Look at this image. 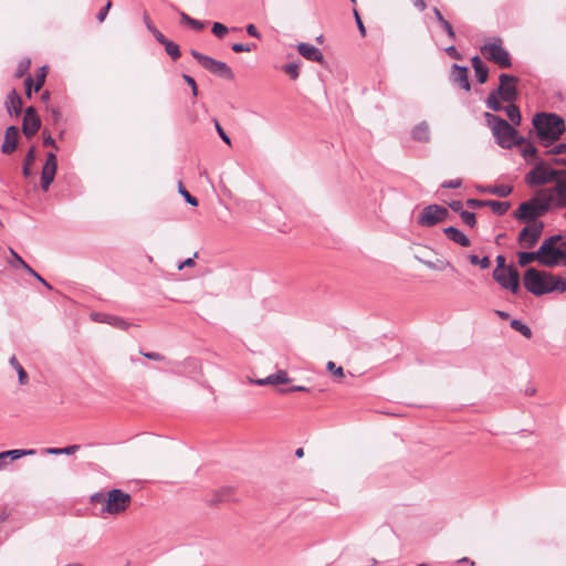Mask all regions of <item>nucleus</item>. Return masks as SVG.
<instances>
[{
	"label": "nucleus",
	"mask_w": 566,
	"mask_h": 566,
	"mask_svg": "<svg viewBox=\"0 0 566 566\" xmlns=\"http://www.w3.org/2000/svg\"><path fill=\"white\" fill-rule=\"evenodd\" d=\"M525 289L533 295L541 296L552 292H566V279L552 273L530 268L523 277Z\"/></svg>",
	"instance_id": "f257e3e1"
},
{
	"label": "nucleus",
	"mask_w": 566,
	"mask_h": 566,
	"mask_svg": "<svg viewBox=\"0 0 566 566\" xmlns=\"http://www.w3.org/2000/svg\"><path fill=\"white\" fill-rule=\"evenodd\" d=\"M533 126L544 147L558 140L566 129L565 122L560 116L547 113L536 114L533 117Z\"/></svg>",
	"instance_id": "f03ea898"
},
{
	"label": "nucleus",
	"mask_w": 566,
	"mask_h": 566,
	"mask_svg": "<svg viewBox=\"0 0 566 566\" xmlns=\"http://www.w3.org/2000/svg\"><path fill=\"white\" fill-rule=\"evenodd\" d=\"M484 118L496 143L502 148L509 149L524 142L523 137H518L517 130L502 117L486 112Z\"/></svg>",
	"instance_id": "7ed1b4c3"
},
{
	"label": "nucleus",
	"mask_w": 566,
	"mask_h": 566,
	"mask_svg": "<svg viewBox=\"0 0 566 566\" xmlns=\"http://www.w3.org/2000/svg\"><path fill=\"white\" fill-rule=\"evenodd\" d=\"M552 203V195L535 196L522 202L514 211L513 217L527 223L539 222L537 219L549 211Z\"/></svg>",
	"instance_id": "20e7f679"
},
{
	"label": "nucleus",
	"mask_w": 566,
	"mask_h": 566,
	"mask_svg": "<svg viewBox=\"0 0 566 566\" xmlns=\"http://www.w3.org/2000/svg\"><path fill=\"white\" fill-rule=\"evenodd\" d=\"M560 234L546 238L539 245L541 264L546 268H554L566 262V241H562Z\"/></svg>",
	"instance_id": "39448f33"
},
{
	"label": "nucleus",
	"mask_w": 566,
	"mask_h": 566,
	"mask_svg": "<svg viewBox=\"0 0 566 566\" xmlns=\"http://www.w3.org/2000/svg\"><path fill=\"white\" fill-rule=\"evenodd\" d=\"M132 502L130 494L120 489H113L106 493L105 505L101 509V514L118 515L124 513Z\"/></svg>",
	"instance_id": "423d86ee"
},
{
	"label": "nucleus",
	"mask_w": 566,
	"mask_h": 566,
	"mask_svg": "<svg viewBox=\"0 0 566 566\" xmlns=\"http://www.w3.org/2000/svg\"><path fill=\"white\" fill-rule=\"evenodd\" d=\"M482 54L491 62L497 64L501 69L512 66V60L509 52L502 46V40L496 38L494 42L486 43L481 48Z\"/></svg>",
	"instance_id": "0eeeda50"
},
{
	"label": "nucleus",
	"mask_w": 566,
	"mask_h": 566,
	"mask_svg": "<svg viewBox=\"0 0 566 566\" xmlns=\"http://www.w3.org/2000/svg\"><path fill=\"white\" fill-rule=\"evenodd\" d=\"M191 55L198 61V63L210 73L224 77L227 80H233L234 74L227 63L214 60L208 55H205L196 50H191Z\"/></svg>",
	"instance_id": "6e6552de"
},
{
	"label": "nucleus",
	"mask_w": 566,
	"mask_h": 566,
	"mask_svg": "<svg viewBox=\"0 0 566 566\" xmlns=\"http://www.w3.org/2000/svg\"><path fill=\"white\" fill-rule=\"evenodd\" d=\"M560 170L553 169L545 163H538L530 172L526 174L525 180L528 186H543L551 181H555Z\"/></svg>",
	"instance_id": "1a4fd4ad"
},
{
	"label": "nucleus",
	"mask_w": 566,
	"mask_h": 566,
	"mask_svg": "<svg viewBox=\"0 0 566 566\" xmlns=\"http://www.w3.org/2000/svg\"><path fill=\"white\" fill-rule=\"evenodd\" d=\"M500 85L492 92L495 93L503 102L514 103L517 99L516 83L518 78L514 75L502 73L499 76Z\"/></svg>",
	"instance_id": "9d476101"
},
{
	"label": "nucleus",
	"mask_w": 566,
	"mask_h": 566,
	"mask_svg": "<svg viewBox=\"0 0 566 566\" xmlns=\"http://www.w3.org/2000/svg\"><path fill=\"white\" fill-rule=\"evenodd\" d=\"M449 216L447 208L439 205H429L424 207L418 216V224L422 227H433L444 221Z\"/></svg>",
	"instance_id": "9b49d317"
},
{
	"label": "nucleus",
	"mask_w": 566,
	"mask_h": 566,
	"mask_svg": "<svg viewBox=\"0 0 566 566\" xmlns=\"http://www.w3.org/2000/svg\"><path fill=\"white\" fill-rule=\"evenodd\" d=\"M543 230V222L528 223L520 231L517 235V243L524 249H532L542 237Z\"/></svg>",
	"instance_id": "f8f14e48"
},
{
	"label": "nucleus",
	"mask_w": 566,
	"mask_h": 566,
	"mask_svg": "<svg viewBox=\"0 0 566 566\" xmlns=\"http://www.w3.org/2000/svg\"><path fill=\"white\" fill-rule=\"evenodd\" d=\"M493 279L512 293H517L520 289V274L513 265L507 266V270L503 272L493 271Z\"/></svg>",
	"instance_id": "ddd939ff"
},
{
	"label": "nucleus",
	"mask_w": 566,
	"mask_h": 566,
	"mask_svg": "<svg viewBox=\"0 0 566 566\" xmlns=\"http://www.w3.org/2000/svg\"><path fill=\"white\" fill-rule=\"evenodd\" d=\"M41 127V119L38 116L35 108L29 106L24 112L22 122V132L27 138L34 136Z\"/></svg>",
	"instance_id": "4468645a"
},
{
	"label": "nucleus",
	"mask_w": 566,
	"mask_h": 566,
	"mask_svg": "<svg viewBox=\"0 0 566 566\" xmlns=\"http://www.w3.org/2000/svg\"><path fill=\"white\" fill-rule=\"evenodd\" d=\"M555 186L548 195L555 196V206L559 208L566 207V170H560L555 179Z\"/></svg>",
	"instance_id": "2eb2a0df"
},
{
	"label": "nucleus",
	"mask_w": 566,
	"mask_h": 566,
	"mask_svg": "<svg viewBox=\"0 0 566 566\" xmlns=\"http://www.w3.org/2000/svg\"><path fill=\"white\" fill-rule=\"evenodd\" d=\"M468 67L453 64L451 69L452 82L458 84L461 88L470 91V82L468 77Z\"/></svg>",
	"instance_id": "dca6fc26"
},
{
	"label": "nucleus",
	"mask_w": 566,
	"mask_h": 566,
	"mask_svg": "<svg viewBox=\"0 0 566 566\" xmlns=\"http://www.w3.org/2000/svg\"><path fill=\"white\" fill-rule=\"evenodd\" d=\"M298 53L308 61L312 62H323L324 55L321 50L313 44L310 43H298L297 44Z\"/></svg>",
	"instance_id": "f3484780"
},
{
	"label": "nucleus",
	"mask_w": 566,
	"mask_h": 566,
	"mask_svg": "<svg viewBox=\"0 0 566 566\" xmlns=\"http://www.w3.org/2000/svg\"><path fill=\"white\" fill-rule=\"evenodd\" d=\"M19 130L15 126H9L6 129L4 142L1 146L3 154H11L15 150L18 145Z\"/></svg>",
	"instance_id": "a211bd4d"
},
{
	"label": "nucleus",
	"mask_w": 566,
	"mask_h": 566,
	"mask_svg": "<svg viewBox=\"0 0 566 566\" xmlns=\"http://www.w3.org/2000/svg\"><path fill=\"white\" fill-rule=\"evenodd\" d=\"M22 98L17 93L15 90H12L6 99V107L8 113L12 116H19L22 113Z\"/></svg>",
	"instance_id": "6ab92c4d"
},
{
	"label": "nucleus",
	"mask_w": 566,
	"mask_h": 566,
	"mask_svg": "<svg viewBox=\"0 0 566 566\" xmlns=\"http://www.w3.org/2000/svg\"><path fill=\"white\" fill-rule=\"evenodd\" d=\"M443 233L448 237L449 240L452 242L461 245V247H469L470 245V239L458 228L455 227H447L443 229Z\"/></svg>",
	"instance_id": "aec40b11"
},
{
	"label": "nucleus",
	"mask_w": 566,
	"mask_h": 566,
	"mask_svg": "<svg viewBox=\"0 0 566 566\" xmlns=\"http://www.w3.org/2000/svg\"><path fill=\"white\" fill-rule=\"evenodd\" d=\"M480 192L492 193L502 198L510 196L513 188L509 185H496V186H478Z\"/></svg>",
	"instance_id": "412c9836"
},
{
	"label": "nucleus",
	"mask_w": 566,
	"mask_h": 566,
	"mask_svg": "<svg viewBox=\"0 0 566 566\" xmlns=\"http://www.w3.org/2000/svg\"><path fill=\"white\" fill-rule=\"evenodd\" d=\"M411 136L416 142L428 143L430 140V128L428 123L421 122L416 125L411 132Z\"/></svg>",
	"instance_id": "4be33fe9"
},
{
	"label": "nucleus",
	"mask_w": 566,
	"mask_h": 566,
	"mask_svg": "<svg viewBox=\"0 0 566 566\" xmlns=\"http://www.w3.org/2000/svg\"><path fill=\"white\" fill-rule=\"evenodd\" d=\"M56 168V166H43L41 174V186L43 190H48L50 185L54 180Z\"/></svg>",
	"instance_id": "5701e85b"
},
{
	"label": "nucleus",
	"mask_w": 566,
	"mask_h": 566,
	"mask_svg": "<svg viewBox=\"0 0 566 566\" xmlns=\"http://www.w3.org/2000/svg\"><path fill=\"white\" fill-rule=\"evenodd\" d=\"M518 264L521 266H526L533 261H537L541 264V253L539 248L536 251H522L518 252Z\"/></svg>",
	"instance_id": "b1692460"
},
{
	"label": "nucleus",
	"mask_w": 566,
	"mask_h": 566,
	"mask_svg": "<svg viewBox=\"0 0 566 566\" xmlns=\"http://www.w3.org/2000/svg\"><path fill=\"white\" fill-rule=\"evenodd\" d=\"M10 366L17 371L18 380L20 385H27L29 382V376L22 365L18 361L17 357L13 355L9 358Z\"/></svg>",
	"instance_id": "393cba45"
},
{
	"label": "nucleus",
	"mask_w": 566,
	"mask_h": 566,
	"mask_svg": "<svg viewBox=\"0 0 566 566\" xmlns=\"http://www.w3.org/2000/svg\"><path fill=\"white\" fill-rule=\"evenodd\" d=\"M34 453H35L34 449H28V450L14 449V450L2 451V454L4 455V459L7 461L18 460L24 455H32Z\"/></svg>",
	"instance_id": "a878e982"
},
{
	"label": "nucleus",
	"mask_w": 566,
	"mask_h": 566,
	"mask_svg": "<svg viewBox=\"0 0 566 566\" xmlns=\"http://www.w3.org/2000/svg\"><path fill=\"white\" fill-rule=\"evenodd\" d=\"M509 201H496V200H488V206L492 209V211L497 216H503L510 209Z\"/></svg>",
	"instance_id": "bb28decb"
},
{
	"label": "nucleus",
	"mask_w": 566,
	"mask_h": 566,
	"mask_svg": "<svg viewBox=\"0 0 566 566\" xmlns=\"http://www.w3.org/2000/svg\"><path fill=\"white\" fill-rule=\"evenodd\" d=\"M80 449H81L80 444H72V446H69L65 448H48V449H45V453L54 454V455H59V454L71 455V454H74Z\"/></svg>",
	"instance_id": "cd10ccee"
},
{
	"label": "nucleus",
	"mask_w": 566,
	"mask_h": 566,
	"mask_svg": "<svg viewBox=\"0 0 566 566\" xmlns=\"http://www.w3.org/2000/svg\"><path fill=\"white\" fill-rule=\"evenodd\" d=\"M505 112L513 125L521 124V112L520 108L514 103H509V105L505 107Z\"/></svg>",
	"instance_id": "c85d7f7f"
},
{
	"label": "nucleus",
	"mask_w": 566,
	"mask_h": 566,
	"mask_svg": "<svg viewBox=\"0 0 566 566\" xmlns=\"http://www.w3.org/2000/svg\"><path fill=\"white\" fill-rule=\"evenodd\" d=\"M501 97H499L495 93L490 92L489 96L485 99L486 107L493 112H500L504 109Z\"/></svg>",
	"instance_id": "c756f323"
},
{
	"label": "nucleus",
	"mask_w": 566,
	"mask_h": 566,
	"mask_svg": "<svg viewBox=\"0 0 566 566\" xmlns=\"http://www.w3.org/2000/svg\"><path fill=\"white\" fill-rule=\"evenodd\" d=\"M510 325L514 331L521 333L526 338H531L533 335L532 329L520 319H512Z\"/></svg>",
	"instance_id": "7c9ffc66"
},
{
	"label": "nucleus",
	"mask_w": 566,
	"mask_h": 566,
	"mask_svg": "<svg viewBox=\"0 0 566 566\" xmlns=\"http://www.w3.org/2000/svg\"><path fill=\"white\" fill-rule=\"evenodd\" d=\"M10 251V254L12 255V258L14 259V263H11V265L17 269V268H22L27 273H31L32 272V268L13 250V249H9Z\"/></svg>",
	"instance_id": "2f4dec72"
},
{
	"label": "nucleus",
	"mask_w": 566,
	"mask_h": 566,
	"mask_svg": "<svg viewBox=\"0 0 566 566\" xmlns=\"http://www.w3.org/2000/svg\"><path fill=\"white\" fill-rule=\"evenodd\" d=\"M164 46H165V51L166 53L174 60H178L181 55L180 53V50H179V46L170 41V40H167L165 43H164Z\"/></svg>",
	"instance_id": "473e14b6"
},
{
	"label": "nucleus",
	"mask_w": 566,
	"mask_h": 566,
	"mask_svg": "<svg viewBox=\"0 0 566 566\" xmlns=\"http://www.w3.org/2000/svg\"><path fill=\"white\" fill-rule=\"evenodd\" d=\"M268 378L271 380L270 385L287 384L290 378L285 370H279L275 374L269 375Z\"/></svg>",
	"instance_id": "72a5a7b5"
},
{
	"label": "nucleus",
	"mask_w": 566,
	"mask_h": 566,
	"mask_svg": "<svg viewBox=\"0 0 566 566\" xmlns=\"http://www.w3.org/2000/svg\"><path fill=\"white\" fill-rule=\"evenodd\" d=\"M180 19H181V22L190 25L196 31H200V30H202L205 28L203 22L189 17L185 12H180Z\"/></svg>",
	"instance_id": "f704fd0d"
},
{
	"label": "nucleus",
	"mask_w": 566,
	"mask_h": 566,
	"mask_svg": "<svg viewBox=\"0 0 566 566\" xmlns=\"http://www.w3.org/2000/svg\"><path fill=\"white\" fill-rule=\"evenodd\" d=\"M469 261L472 265H479L481 269H488L491 265L489 256L479 258L475 254L469 255Z\"/></svg>",
	"instance_id": "c9c22d12"
},
{
	"label": "nucleus",
	"mask_w": 566,
	"mask_h": 566,
	"mask_svg": "<svg viewBox=\"0 0 566 566\" xmlns=\"http://www.w3.org/2000/svg\"><path fill=\"white\" fill-rule=\"evenodd\" d=\"M105 323L120 329H126L128 327V323H126L123 318L113 315L105 316Z\"/></svg>",
	"instance_id": "e433bc0d"
},
{
	"label": "nucleus",
	"mask_w": 566,
	"mask_h": 566,
	"mask_svg": "<svg viewBox=\"0 0 566 566\" xmlns=\"http://www.w3.org/2000/svg\"><path fill=\"white\" fill-rule=\"evenodd\" d=\"M460 217L462 221L470 228H474L476 226V217L475 213L463 210L460 211Z\"/></svg>",
	"instance_id": "4c0bfd02"
},
{
	"label": "nucleus",
	"mask_w": 566,
	"mask_h": 566,
	"mask_svg": "<svg viewBox=\"0 0 566 566\" xmlns=\"http://www.w3.org/2000/svg\"><path fill=\"white\" fill-rule=\"evenodd\" d=\"M298 63L296 62H292V63H287L283 66V71L290 75V77L292 80H296L298 77Z\"/></svg>",
	"instance_id": "58836bf2"
},
{
	"label": "nucleus",
	"mask_w": 566,
	"mask_h": 566,
	"mask_svg": "<svg viewBox=\"0 0 566 566\" xmlns=\"http://www.w3.org/2000/svg\"><path fill=\"white\" fill-rule=\"evenodd\" d=\"M31 65V61L30 59H23L19 62L17 69H15V76L18 78L22 77L25 75V73L28 72L29 67Z\"/></svg>",
	"instance_id": "ea45409f"
},
{
	"label": "nucleus",
	"mask_w": 566,
	"mask_h": 566,
	"mask_svg": "<svg viewBox=\"0 0 566 566\" xmlns=\"http://www.w3.org/2000/svg\"><path fill=\"white\" fill-rule=\"evenodd\" d=\"M474 73H475L476 81L480 84H484L486 82L488 76H489V69L485 64L480 67L474 69Z\"/></svg>",
	"instance_id": "a19ab883"
},
{
	"label": "nucleus",
	"mask_w": 566,
	"mask_h": 566,
	"mask_svg": "<svg viewBox=\"0 0 566 566\" xmlns=\"http://www.w3.org/2000/svg\"><path fill=\"white\" fill-rule=\"evenodd\" d=\"M536 147L531 144V143H527L523 148H522V155L523 157L526 159V160H531V158L535 157L536 155Z\"/></svg>",
	"instance_id": "79ce46f5"
},
{
	"label": "nucleus",
	"mask_w": 566,
	"mask_h": 566,
	"mask_svg": "<svg viewBox=\"0 0 566 566\" xmlns=\"http://www.w3.org/2000/svg\"><path fill=\"white\" fill-rule=\"evenodd\" d=\"M211 31L216 36L223 38L228 32V28L220 22H214Z\"/></svg>",
	"instance_id": "37998d69"
},
{
	"label": "nucleus",
	"mask_w": 566,
	"mask_h": 566,
	"mask_svg": "<svg viewBox=\"0 0 566 566\" xmlns=\"http://www.w3.org/2000/svg\"><path fill=\"white\" fill-rule=\"evenodd\" d=\"M45 75H46L45 66H42L40 69V73L36 75V81H35V84H34V91L35 92L40 91L42 88V86L44 85Z\"/></svg>",
	"instance_id": "c03bdc74"
},
{
	"label": "nucleus",
	"mask_w": 566,
	"mask_h": 566,
	"mask_svg": "<svg viewBox=\"0 0 566 566\" xmlns=\"http://www.w3.org/2000/svg\"><path fill=\"white\" fill-rule=\"evenodd\" d=\"M465 205L471 209H480L488 206V200H480V199H468L465 201Z\"/></svg>",
	"instance_id": "a18cd8bd"
},
{
	"label": "nucleus",
	"mask_w": 566,
	"mask_h": 566,
	"mask_svg": "<svg viewBox=\"0 0 566 566\" xmlns=\"http://www.w3.org/2000/svg\"><path fill=\"white\" fill-rule=\"evenodd\" d=\"M255 48V44H243V43H234L232 44L231 49L237 52H251Z\"/></svg>",
	"instance_id": "49530a36"
},
{
	"label": "nucleus",
	"mask_w": 566,
	"mask_h": 566,
	"mask_svg": "<svg viewBox=\"0 0 566 566\" xmlns=\"http://www.w3.org/2000/svg\"><path fill=\"white\" fill-rule=\"evenodd\" d=\"M566 155V143H560L558 145H555L554 147L549 148L546 151V155Z\"/></svg>",
	"instance_id": "de8ad7c7"
},
{
	"label": "nucleus",
	"mask_w": 566,
	"mask_h": 566,
	"mask_svg": "<svg viewBox=\"0 0 566 566\" xmlns=\"http://www.w3.org/2000/svg\"><path fill=\"white\" fill-rule=\"evenodd\" d=\"M179 192L188 203H190L191 206H198L197 198L191 196L185 188H182L181 184L179 185Z\"/></svg>",
	"instance_id": "09e8293b"
},
{
	"label": "nucleus",
	"mask_w": 566,
	"mask_h": 566,
	"mask_svg": "<svg viewBox=\"0 0 566 566\" xmlns=\"http://www.w3.org/2000/svg\"><path fill=\"white\" fill-rule=\"evenodd\" d=\"M182 78L189 85V87H191L192 95L195 97H197L198 96V87H197V83H196L195 78L188 74H184Z\"/></svg>",
	"instance_id": "8fccbe9b"
},
{
	"label": "nucleus",
	"mask_w": 566,
	"mask_h": 566,
	"mask_svg": "<svg viewBox=\"0 0 566 566\" xmlns=\"http://www.w3.org/2000/svg\"><path fill=\"white\" fill-rule=\"evenodd\" d=\"M214 126H216V130H217L218 135L220 136V138L226 144L231 145L230 137L226 134V132L223 130V128L221 127V125L219 124V122L217 119H214Z\"/></svg>",
	"instance_id": "3c124183"
},
{
	"label": "nucleus",
	"mask_w": 566,
	"mask_h": 566,
	"mask_svg": "<svg viewBox=\"0 0 566 566\" xmlns=\"http://www.w3.org/2000/svg\"><path fill=\"white\" fill-rule=\"evenodd\" d=\"M461 185H462L461 179H452V180H447V181L442 182L441 187L446 188V189H457V188H460Z\"/></svg>",
	"instance_id": "603ef678"
},
{
	"label": "nucleus",
	"mask_w": 566,
	"mask_h": 566,
	"mask_svg": "<svg viewBox=\"0 0 566 566\" xmlns=\"http://www.w3.org/2000/svg\"><path fill=\"white\" fill-rule=\"evenodd\" d=\"M111 8H112V2H111V1H108V2L105 4V7H104V8H102V9L99 10V12H98V13H97V15H96V19L98 20V22H101V23H102V22L106 19L107 13H108V11H109V9H111Z\"/></svg>",
	"instance_id": "864d4df0"
},
{
	"label": "nucleus",
	"mask_w": 566,
	"mask_h": 566,
	"mask_svg": "<svg viewBox=\"0 0 566 566\" xmlns=\"http://www.w3.org/2000/svg\"><path fill=\"white\" fill-rule=\"evenodd\" d=\"M441 28L446 31L447 35L451 39V40H455V32L452 28V25L450 24V22L448 20H446L444 22H442L441 24Z\"/></svg>",
	"instance_id": "5fc2aeb1"
},
{
	"label": "nucleus",
	"mask_w": 566,
	"mask_h": 566,
	"mask_svg": "<svg viewBox=\"0 0 566 566\" xmlns=\"http://www.w3.org/2000/svg\"><path fill=\"white\" fill-rule=\"evenodd\" d=\"M310 389L305 386H292V387H289V388H283V389H280V392L281 394H287V392H293V391H302V392H305V391H308Z\"/></svg>",
	"instance_id": "6e6d98bb"
},
{
	"label": "nucleus",
	"mask_w": 566,
	"mask_h": 566,
	"mask_svg": "<svg viewBox=\"0 0 566 566\" xmlns=\"http://www.w3.org/2000/svg\"><path fill=\"white\" fill-rule=\"evenodd\" d=\"M327 369L329 371H333L338 377H343L344 376L343 368L342 367H336L335 363H333V361H328L327 363Z\"/></svg>",
	"instance_id": "4d7b16f0"
},
{
	"label": "nucleus",
	"mask_w": 566,
	"mask_h": 566,
	"mask_svg": "<svg viewBox=\"0 0 566 566\" xmlns=\"http://www.w3.org/2000/svg\"><path fill=\"white\" fill-rule=\"evenodd\" d=\"M34 160H35V149H34V147H31L25 155L24 164H27V166H31Z\"/></svg>",
	"instance_id": "13d9d810"
},
{
	"label": "nucleus",
	"mask_w": 566,
	"mask_h": 566,
	"mask_svg": "<svg viewBox=\"0 0 566 566\" xmlns=\"http://www.w3.org/2000/svg\"><path fill=\"white\" fill-rule=\"evenodd\" d=\"M446 52L449 56H451L452 59H455V60H461L462 59V55L461 53H459V51L455 49V46L453 45H450L446 49Z\"/></svg>",
	"instance_id": "bf43d9fd"
},
{
	"label": "nucleus",
	"mask_w": 566,
	"mask_h": 566,
	"mask_svg": "<svg viewBox=\"0 0 566 566\" xmlns=\"http://www.w3.org/2000/svg\"><path fill=\"white\" fill-rule=\"evenodd\" d=\"M507 268L505 266V258L500 254L496 256V268L494 271H500V272H503V271H506Z\"/></svg>",
	"instance_id": "052dcab7"
},
{
	"label": "nucleus",
	"mask_w": 566,
	"mask_h": 566,
	"mask_svg": "<svg viewBox=\"0 0 566 566\" xmlns=\"http://www.w3.org/2000/svg\"><path fill=\"white\" fill-rule=\"evenodd\" d=\"M142 355L145 358L150 359V360H156V361L164 360V356L159 353L149 352V353H142Z\"/></svg>",
	"instance_id": "680f3d73"
},
{
	"label": "nucleus",
	"mask_w": 566,
	"mask_h": 566,
	"mask_svg": "<svg viewBox=\"0 0 566 566\" xmlns=\"http://www.w3.org/2000/svg\"><path fill=\"white\" fill-rule=\"evenodd\" d=\"M354 14H355V20H356L359 33L361 34V36H365L366 35L365 25H364L360 17H359V14H358V12L356 10H354Z\"/></svg>",
	"instance_id": "e2e57ef3"
},
{
	"label": "nucleus",
	"mask_w": 566,
	"mask_h": 566,
	"mask_svg": "<svg viewBox=\"0 0 566 566\" xmlns=\"http://www.w3.org/2000/svg\"><path fill=\"white\" fill-rule=\"evenodd\" d=\"M91 501L94 503H102L103 505H105L106 494L101 493V492L94 493L91 496Z\"/></svg>",
	"instance_id": "0e129e2a"
},
{
	"label": "nucleus",
	"mask_w": 566,
	"mask_h": 566,
	"mask_svg": "<svg viewBox=\"0 0 566 566\" xmlns=\"http://www.w3.org/2000/svg\"><path fill=\"white\" fill-rule=\"evenodd\" d=\"M150 32L153 33V35L155 36V39L164 45V43L168 40L165 38V35L159 31L157 30L156 28L155 29H150Z\"/></svg>",
	"instance_id": "69168bd1"
},
{
	"label": "nucleus",
	"mask_w": 566,
	"mask_h": 566,
	"mask_svg": "<svg viewBox=\"0 0 566 566\" xmlns=\"http://www.w3.org/2000/svg\"><path fill=\"white\" fill-rule=\"evenodd\" d=\"M449 207L451 210H453L454 212H459L460 211H463V203L462 201L460 200H453L449 203Z\"/></svg>",
	"instance_id": "338daca9"
},
{
	"label": "nucleus",
	"mask_w": 566,
	"mask_h": 566,
	"mask_svg": "<svg viewBox=\"0 0 566 566\" xmlns=\"http://www.w3.org/2000/svg\"><path fill=\"white\" fill-rule=\"evenodd\" d=\"M247 32H248L249 35H251L253 38H256V39L261 38V34H260V32L258 31V29L255 28L254 24H248L247 25Z\"/></svg>",
	"instance_id": "774afa93"
}]
</instances>
